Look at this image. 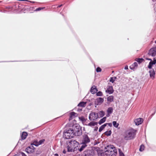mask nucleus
Masks as SVG:
<instances>
[{"mask_svg":"<svg viewBox=\"0 0 156 156\" xmlns=\"http://www.w3.org/2000/svg\"><path fill=\"white\" fill-rule=\"evenodd\" d=\"M82 128L79 125L73 127L72 128L65 130L63 133V137L66 139L73 138L74 136H80L82 134Z\"/></svg>","mask_w":156,"mask_h":156,"instance_id":"f257e3e1","label":"nucleus"},{"mask_svg":"<svg viewBox=\"0 0 156 156\" xmlns=\"http://www.w3.org/2000/svg\"><path fill=\"white\" fill-rule=\"evenodd\" d=\"M136 130L133 128L126 130L124 133L123 136L126 140L133 139L135 137Z\"/></svg>","mask_w":156,"mask_h":156,"instance_id":"f03ea898","label":"nucleus"},{"mask_svg":"<svg viewBox=\"0 0 156 156\" xmlns=\"http://www.w3.org/2000/svg\"><path fill=\"white\" fill-rule=\"evenodd\" d=\"M94 152V150L92 148L89 147L83 152V156H93Z\"/></svg>","mask_w":156,"mask_h":156,"instance_id":"7ed1b4c3","label":"nucleus"},{"mask_svg":"<svg viewBox=\"0 0 156 156\" xmlns=\"http://www.w3.org/2000/svg\"><path fill=\"white\" fill-rule=\"evenodd\" d=\"M69 144L71 147L73 148V152H74L77 149L78 147V145L79 144V143L77 142L76 140H71L69 141Z\"/></svg>","mask_w":156,"mask_h":156,"instance_id":"20e7f679","label":"nucleus"},{"mask_svg":"<svg viewBox=\"0 0 156 156\" xmlns=\"http://www.w3.org/2000/svg\"><path fill=\"white\" fill-rule=\"evenodd\" d=\"M98 118V113L95 112H91L89 115V119L90 120H95Z\"/></svg>","mask_w":156,"mask_h":156,"instance_id":"39448f33","label":"nucleus"},{"mask_svg":"<svg viewBox=\"0 0 156 156\" xmlns=\"http://www.w3.org/2000/svg\"><path fill=\"white\" fill-rule=\"evenodd\" d=\"M83 137L81 143L87 144L90 142V140L87 135L84 134L83 136Z\"/></svg>","mask_w":156,"mask_h":156,"instance_id":"423d86ee","label":"nucleus"},{"mask_svg":"<svg viewBox=\"0 0 156 156\" xmlns=\"http://www.w3.org/2000/svg\"><path fill=\"white\" fill-rule=\"evenodd\" d=\"M115 147L113 145H109L106 146L104 149V150L105 153H109L111 151L114 149Z\"/></svg>","mask_w":156,"mask_h":156,"instance_id":"0eeeda50","label":"nucleus"},{"mask_svg":"<svg viewBox=\"0 0 156 156\" xmlns=\"http://www.w3.org/2000/svg\"><path fill=\"white\" fill-rule=\"evenodd\" d=\"M148 55L154 57L156 55V47H154L151 48L148 52Z\"/></svg>","mask_w":156,"mask_h":156,"instance_id":"6e6552de","label":"nucleus"},{"mask_svg":"<svg viewBox=\"0 0 156 156\" xmlns=\"http://www.w3.org/2000/svg\"><path fill=\"white\" fill-rule=\"evenodd\" d=\"M117 153V150L115 148L112 150L109 153H105V154L108 156H116Z\"/></svg>","mask_w":156,"mask_h":156,"instance_id":"1a4fd4ad","label":"nucleus"},{"mask_svg":"<svg viewBox=\"0 0 156 156\" xmlns=\"http://www.w3.org/2000/svg\"><path fill=\"white\" fill-rule=\"evenodd\" d=\"M104 101V98H102L99 97L97 98L95 100V107H96V105H99V104H101Z\"/></svg>","mask_w":156,"mask_h":156,"instance_id":"9d476101","label":"nucleus"},{"mask_svg":"<svg viewBox=\"0 0 156 156\" xmlns=\"http://www.w3.org/2000/svg\"><path fill=\"white\" fill-rule=\"evenodd\" d=\"M114 91V90L112 86H108L107 89L105 90V92L109 94H112Z\"/></svg>","mask_w":156,"mask_h":156,"instance_id":"9b49d317","label":"nucleus"},{"mask_svg":"<svg viewBox=\"0 0 156 156\" xmlns=\"http://www.w3.org/2000/svg\"><path fill=\"white\" fill-rule=\"evenodd\" d=\"M136 125L139 126L142 124L143 122V119L142 118H139L135 119L134 121Z\"/></svg>","mask_w":156,"mask_h":156,"instance_id":"f8f14e48","label":"nucleus"},{"mask_svg":"<svg viewBox=\"0 0 156 156\" xmlns=\"http://www.w3.org/2000/svg\"><path fill=\"white\" fill-rule=\"evenodd\" d=\"M156 63V59L155 58H154L153 59V61H150L147 67L149 69H152V66L155 64Z\"/></svg>","mask_w":156,"mask_h":156,"instance_id":"ddd939ff","label":"nucleus"},{"mask_svg":"<svg viewBox=\"0 0 156 156\" xmlns=\"http://www.w3.org/2000/svg\"><path fill=\"white\" fill-rule=\"evenodd\" d=\"M98 91V88L96 87L94 85L90 89V92L92 94H94Z\"/></svg>","mask_w":156,"mask_h":156,"instance_id":"4468645a","label":"nucleus"},{"mask_svg":"<svg viewBox=\"0 0 156 156\" xmlns=\"http://www.w3.org/2000/svg\"><path fill=\"white\" fill-rule=\"evenodd\" d=\"M87 146V144L82 143H81L80 146V148H78V149L81 152Z\"/></svg>","mask_w":156,"mask_h":156,"instance_id":"2eb2a0df","label":"nucleus"},{"mask_svg":"<svg viewBox=\"0 0 156 156\" xmlns=\"http://www.w3.org/2000/svg\"><path fill=\"white\" fill-rule=\"evenodd\" d=\"M149 71L150 76L151 78L153 79L154 78L155 73L154 69H150Z\"/></svg>","mask_w":156,"mask_h":156,"instance_id":"dca6fc26","label":"nucleus"},{"mask_svg":"<svg viewBox=\"0 0 156 156\" xmlns=\"http://www.w3.org/2000/svg\"><path fill=\"white\" fill-rule=\"evenodd\" d=\"M98 123L97 122H95L94 121H91L88 124L86 125L87 126L93 127V126L98 125Z\"/></svg>","mask_w":156,"mask_h":156,"instance_id":"f3484780","label":"nucleus"},{"mask_svg":"<svg viewBox=\"0 0 156 156\" xmlns=\"http://www.w3.org/2000/svg\"><path fill=\"white\" fill-rule=\"evenodd\" d=\"M28 135L27 133L26 132H22L21 136V138L22 140H25Z\"/></svg>","mask_w":156,"mask_h":156,"instance_id":"a211bd4d","label":"nucleus"},{"mask_svg":"<svg viewBox=\"0 0 156 156\" xmlns=\"http://www.w3.org/2000/svg\"><path fill=\"white\" fill-rule=\"evenodd\" d=\"M138 66V64L137 62H134L132 65H131L130 67V69L132 70H134L135 67H136Z\"/></svg>","mask_w":156,"mask_h":156,"instance_id":"6ab92c4d","label":"nucleus"},{"mask_svg":"<svg viewBox=\"0 0 156 156\" xmlns=\"http://www.w3.org/2000/svg\"><path fill=\"white\" fill-rule=\"evenodd\" d=\"M30 145H34L36 147H38L39 146L38 140L37 139L34 140L31 143Z\"/></svg>","mask_w":156,"mask_h":156,"instance_id":"aec40b11","label":"nucleus"},{"mask_svg":"<svg viewBox=\"0 0 156 156\" xmlns=\"http://www.w3.org/2000/svg\"><path fill=\"white\" fill-rule=\"evenodd\" d=\"M86 102L85 101H82L80 102L78 105L77 106L79 107H84L86 106Z\"/></svg>","mask_w":156,"mask_h":156,"instance_id":"412c9836","label":"nucleus"},{"mask_svg":"<svg viewBox=\"0 0 156 156\" xmlns=\"http://www.w3.org/2000/svg\"><path fill=\"white\" fill-rule=\"evenodd\" d=\"M113 111V108L112 107H109L107 110V112L108 115H110V114H111Z\"/></svg>","mask_w":156,"mask_h":156,"instance_id":"4be33fe9","label":"nucleus"},{"mask_svg":"<svg viewBox=\"0 0 156 156\" xmlns=\"http://www.w3.org/2000/svg\"><path fill=\"white\" fill-rule=\"evenodd\" d=\"M106 117H104L102 119H101L98 122V123L99 125H101L102 124L104 123L106 121Z\"/></svg>","mask_w":156,"mask_h":156,"instance_id":"5701e85b","label":"nucleus"},{"mask_svg":"<svg viewBox=\"0 0 156 156\" xmlns=\"http://www.w3.org/2000/svg\"><path fill=\"white\" fill-rule=\"evenodd\" d=\"M114 97L113 96H110L107 98V100L110 102H112L113 101Z\"/></svg>","mask_w":156,"mask_h":156,"instance_id":"b1692460","label":"nucleus"},{"mask_svg":"<svg viewBox=\"0 0 156 156\" xmlns=\"http://www.w3.org/2000/svg\"><path fill=\"white\" fill-rule=\"evenodd\" d=\"M67 149L68 152H73V148L68 144L67 146Z\"/></svg>","mask_w":156,"mask_h":156,"instance_id":"393cba45","label":"nucleus"},{"mask_svg":"<svg viewBox=\"0 0 156 156\" xmlns=\"http://www.w3.org/2000/svg\"><path fill=\"white\" fill-rule=\"evenodd\" d=\"M91 101L88 104L87 106H90L93 105L94 104V102L95 103V99L93 98L91 99Z\"/></svg>","mask_w":156,"mask_h":156,"instance_id":"a878e982","label":"nucleus"},{"mask_svg":"<svg viewBox=\"0 0 156 156\" xmlns=\"http://www.w3.org/2000/svg\"><path fill=\"white\" fill-rule=\"evenodd\" d=\"M112 133V131L111 130H109V131H107L105 132L104 133V134L107 136H109L111 135Z\"/></svg>","mask_w":156,"mask_h":156,"instance_id":"bb28decb","label":"nucleus"},{"mask_svg":"<svg viewBox=\"0 0 156 156\" xmlns=\"http://www.w3.org/2000/svg\"><path fill=\"white\" fill-rule=\"evenodd\" d=\"M27 147L26 148L25 151L28 154L33 153L34 152V151L33 150H31V149H29L27 151Z\"/></svg>","mask_w":156,"mask_h":156,"instance_id":"cd10ccee","label":"nucleus"},{"mask_svg":"<svg viewBox=\"0 0 156 156\" xmlns=\"http://www.w3.org/2000/svg\"><path fill=\"white\" fill-rule=\"evenodd\" d=\"M106 124H104L103 125H101L99 128V132H101V131H102L105 128V127H106Z\"/></svg>","mask_w":156,"mask_h":156,"instance_id":"c85d7f7f","label":"nucleus"},{"mask_svg":"<svg viewBox=\"0 0 156 156\" xmlns=\"http://www.w3.org/2000/svg\"><path fill=\"white\" fill-rule=\"evenodd\" d=\"M139 64L141 63L144 61V59L142 58H136V60Z\"/></svg>","mask_w":156,"mask_h":156,"instance_id":"c756f323","label":"nucleus"},{"mask_svg":"<svg viewBox=\"0 0 156 156\" xmlns=\"http://www.w3.org/2000/svg\"><path fill=\"white\" fill-rule=\"evenodd\" d=\"M112 124L113 126L116 128H118L119 125V123H117V122L116 121H113L112 122Z\"/></svg>","mask_w":156,"mask_h":156,"instance_id":"7c9ffc66","label":"nucleus"},{"mask_svg":"<svg viewBox=\"0 0 156 156\" xmlns=\"http://www.w3.org/2000/svg\"><path fill=\"white\" fill-rule=\"evenodd\" d=\"M80 120L83 122H85L87 119H85V117L83 116H82L79 117Z\"/></svg>","mask_w":156,"mask_h":156,"instance_id":"2f4dec72","label":"nucleus"},{"mask_svg":"<svg viewBox=\"0 0 156 156\" xmlns=\"http://www.w3.org/2000/svg\"><path fill=\"white\" fill-rule=\"evenodd\" d=\"M116 78H117L116 77H111L109 81L112 82V83H113L115 82V80Z\"/></svg>","mask_w":156,"mask_h":156,"instance_id":"473e14b6","label":"nucleus"},{"mask_svg":"<svg viewBox=\"0 0 156 156\" xmlns=\"http://www.w3.org/2000/svg\"><path fill=\"white\" fill-rule=\"evenodd\" d=\"M33 145H31V146H28V147H27V151L29 149H31V150H33L34 151L35 150V148L33 146Z\"/></svg>","mask_w":156,"mask_h":156,"instance_id":"72a5a7b5","label":"nucleus"},{"mask_svg":"<svg viewBox=\"0 0 156 156\" xmlns=\"http://www.w3.org/2000/svg\"><path fill=\"white\" fill-rule=\"evenodd\" d=\"M96 95L97 96H102L103 95V93L101 91H99L97 92L96 93Z\"/></svg>","mask_w":156,"mask_h":156,"instance_id":"f704fd0d","label":"nucleus"},{"mask_svg":"<svg viewBox=\"0 0 156 156\" xmlns=\"http://www.w3.org/2000/svg\"><path fill=\"white\" fill-rule=\"evenodd\" d=\"M99 115L101 117H102L105 115V112L103 111H100L99 112Z\"/></svg>","mask_w":156,"mask_h":156,"instance_id":"c9c22d12","label":"nucleus"},{"mask_svg":"<svg viewBox=\"0 0 156 156\" xmlns=\"http://www.w3.org/2000/svg\"><path fill=\"white\" fill-rule=\"evenodd\" d=\"M144 146L143 144L141 145L139 148V151H140L142 152L144 150Z\"/></svg>","mask_w":156,"mask_h":156,"instance_id":"e433bc0d","label":"nucleus"},{"mask_svg":"<svg viewBox=\"0 0 156 156\" xmlns=\"http://www.w3.org/2000/svg\"><path fill=\"white\" fill-rule=\"evenodd\" d=\"M45 141V140L44 139H42L40 140L39 141H38V144L39 146L42 144L43 143H44V142Z\"/></svg>","mask_w":156,"mask_h":156,"instance_id":"4c0bfd02","label":"nucleus"},{"mask_svg":"<svg viewBox=\"0 0 156 156\" xmlns=\"http://www.w3.org/2000/svg\"><path fill=\"white\" fill-rule=\"evenodd\" d=\"M45 8L44 7H40L37 8L35 10V11H40L42 9H43Z\"/></svg>","mask_w":156,"mask_h":156,"instance_id":"58836bf2","label":"nucleus"},{"mask_svg":"<svg viewBox=\"0 0 156 156\" xmlns=\"http://www.w3.org/2000/svg\"><path fill=\"white\" fill-rule=\"evenodd\" d=\"M119 156H125L120 149H119Z\"/></svg>","mask_w":156,"mask_h":156,"instance_id":"ea45409f","label":"nucleus"},{"mask_svg":"<svg viewBox=\"0 0 156 156\" xmlns=\"http://www.w3.org/2000/svg\"><path fill=\"white\" fill-rule=\"evenodd\" d=\"M76 114V113L74 112H72L70 113V115H71L72 117L74 116L76 117L75 115Z\"/></svg>","mask_w":156,"mask_h":156,"instance_id":"a19ab883","label":"nucleus"},{"mask_svg":"<svg viewBox=\"0 0 156 156\" xmlns=\"http://www.w3.org/2000/svg\"><path fill=\"white\" fill-rule=\"evenodd\" d=\"M96 71L97 73L100 72L101 71V69L100 67H98L96 69Z\"/></svg>","mask_w":156,"mask_h":156,"instance_id":"79ce46f5","label":"nucleus"},{"mask_svg":"<svg viewBox=\"0 0 156 156\" xmlns=\"http://www.w3.org/2000/svg\"><path fill=\"white\" fill-rule=\"evenodd\" d=\"M104 154L103 152H98V156H103Z\"/></svg>","mask_w":156,"mask_h":156,"instance_id":"37998d69","label":"nucleus"},{"mask_svg":"<svg viewBox=\"0 0 156 156\" xmlns=\"http://www.w3.org/2000/svg\"><path fill=\"white\" fill-rule=\"evenodd\" d=\"M105 124H106V126L108 125L110 127H112V123H105Z\"/></svg>","mask_w":156,"mask_h":156,"instance_id":"c03bdc74","label":"nucleus"},{"mask_svg":"<svg viewBox=\"0 0 156 156\" xmlns=\"http://www.w3.org/2000/svg\"><path fill=\"white\" fill-rule=\"evenodd\" d=\"M91 99L90 100V99H87L86 100V101L85 102H86V104H88H88L89 103H90V102L91 101Z\"/></svg>","mask_w":156,"mask_h":156,"instance_id":"a18cd8bd","label":"nucleus"},{"mask_svg":"<svg viewBox=\"0 0 156 156\" xmlns=\"http://www.w3.org/2000/svg\"><path fill=\"white\" fill-rule=\"evenodd\" d=\"M21 154L22 155V156H27L23 152H21Z\"/></svg>","mask_w":156,"mask_h":156,"instance_id":"49530a36","label":"nucleus"},{"mask_svg":"<svg viewBox=\"0 0 156 156\" xmlns=\"http://www.w3.org/2000/svg\"><path fill=\"white\" fill-rule=\"evenodd\" d=\"M98 129V127L97 126H95L94 129V131H97Z\"/></svg>","mask_w":156,"mask_h":156,"instance_id":"de8ad7c7","label":"nucleus"},{"mask_svg":"<svg viewBox=\"0 0 156 156\" xmlns=\"http://www.w3.org/2000/svg\"><path fill=\"white\" fill-rule=\"evenodd\" d=\"M73 119V117L70 115L69 117V120L70 121L72 119Z\"/></svg>","mask_w":156,"mask_h":156,"instance_id":"09e8293b","label":"nucleus"},{"mask_svg":"<svg viewBox=\"0 0 156 156\" xmlns=\"http://www.w3.org/2000/svg\"><path fill=\"white\" fill-rule=\"evenodd\" d=\"M62 152L63 153L65 154L66 153V151L65 149H64L62 151Z\"/></svg>","mask_w":156,"mask_h":156,"instance_id":"8fccbe9b","label":"nucleus"},{"mask_svg":"<svg viewBox=\"0 0 156 156\" xmlns=\"http://www.w3.org/2000/svg\"><path fill=\"white\" fill-rule=\"evenodd\" d=\"M146 59L147 60L150 61H152L151 59L149 58H146Z\"/></svg>","mask_w":156,"mask_h":156,"instance_id":"3c124183","label":"nucleus"},{"mask_svg":"<svg viewBox=\"0 0 156 156\" xmlns=\"http://www.w3.org/2000/svg\"><path fill=\"white\" fill-rule=\"evenodd\" d=\"M82 109H81V108H78L77 110V111L78 112H80L82 111Z\"/></svg>","mask_w":156,"mask_h":156,"instance_id":"603ef678","label":"nucleus"},{"mask_svg":"<svg viewBox=\"0 0 156 156\" xmlns=\"http://www.w3.org/2000/svg\"><path fill=\"white\" fill-rule=\"evenodd\" d=\"M124 69H125V70H127V69H128V66H126L125 67V68H124Z\"/></svg>","mask_w":156,"mask_h":156,"instance_id":"864d4df0","label":"nucleus"},{"mask_svg":"<svg viewBox=\"0 0 156 156\" xmlns=\"http://www.w3.org/2000/svg\"><path fill=\"white\" fill-rule=\"evenodd\" d=\"M62 4H61V5H58V6H57V8H60V7H61L62 5Z\"/></svg>","mask_w":156,"mask_h":156,"instance_id":"5fc2aeb1","label":"nucleus"},{"mask_svg":"<svg viewBox=\"0 0 156 156\" xmlns=\"http://www.w3.org/2000/svg\"><path fill=\"white\" fill-rule=\"evenodd\" d=\"M154 115L153 114V113H152L151 115H150V117H151V118Z\"/></svg>","mask_w":156,"mask_h":156,"instance_id":"6e6d98bb","label":"nucleus"},{"mask_svg":"<svg viewBox=\"0 0 156 156\" xmlns=\"http://www.w3.org/2000/svg\"><path fill=\"white\" fill-rule=\"evenodd\" d=\"M55 156H58V154L56 153L54 154Z\"/></svg>","mask_w":156,"mask_h":156,"instance_id":"4d7b16f0","label":"nucleus"},{"mask_svg":"<svg viewBox=\"0 0 156 156\" xmlns=\"http://www.w3.org/2000/svg\"><path fill=\"white\" fill-rule=\"evenodd\" d=\"M75 156H82L80 154H77Z\"/></svg>","mask_w":156,"mask_h":156,"instance_id":"13d9d810","label":"nucleus"},{"mask_svg":"<svg viewBox=\"0 0 156 156\" xmlns=\"http://www.w3.org/2000/svg\"><path fill=\"white\" fill-rule=\"evenodd\" d=\"M31 3H35V2L34 1H30Z\"/></svg>","mask_w":156,"mask_h":156,"instance_id":"bf43d9fd","label":"nucleus"},{"mask_svg":"<svg viewBox=\"0 0 156 156\" xmlns=\"http://www.w3.org/2000/svg\"><path fill=\"white\" fill-rule=\"evenodd\" d=\"M20 1H28V0H20Z\"/></svg>","mask_w":156,"mask_h":156,"instance_id":"052dcab7","label":"nucleus"},{"mask_svg":"<svg viewBox=\"0 0 156 156\" xmlns=\"http://www.w3.org/2000/svg\"><path fill=\"white\" fill-rule=\"evenodd\" d=\"M156 112V110H155L154 112L153 113L154 115V114H155V112Z\"/></svg>","mask_w":156,"mask_h":156,"instance_id":"680f3d73","label":"nucleus"},{"mask_svg":"<svg viewBox=\"0 0 156 156\" xmlns=\"http://www.w3.org/2000/svg\"><path fill=\"white\" fill-rule=\"evenodd\" d=\"M109 115H108V114H107L106 115V116L107 117H108Z\"/></svg>","mask_w":156,"mask_h":156,"instance_id":"e2e57ef3","label":"nucleus"},{"mask_svg":"<svg viewBox=\"0 0 156 156\" xmlns=\"http://www.w3.org/2000/svg\"><path fill=\"white\" fill-rule=\"evenodd\" d=\"M83 129L84 130H85V128L84 127H83Z\"/></svg>","mask_w":156,"mask_h":156,"instance_id":"0e129e2a","label":"nucleus"},{"mask_svg":"<svg viewBox=\"0 0 156 156\" xmlns=\"http://www.w3.org/2000/svg\"><path fill=\"white\" fill-rule=\"evenodd\" d=\"M154 42L155 44H156V40Z\"/></svg>","mask_w":156,"mask_h":156,"instance_id":"69168bd1","label":"nucleus"},{"mask_svg":"<svg viewBox=\"0 0 156 156\" xmlns=\"http://www.w3.org/2000/svg\"><path fill=\"white\" fill-rule=\"evenodd\" d=\"M60 13L61 14H62V12H60Z\"/></svg>","mask_w":156,"mask_h":156,"instance_id":"338daca9","label":"nucleus"}]
</instances>
